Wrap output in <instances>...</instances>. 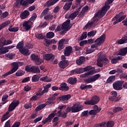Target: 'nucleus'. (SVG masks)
<instances>
[{
  "label": "nucleus",
  "instance_id": "nucleus-22",
  "mask_svg": "<svg viewBox=\"0 0 127 127\" xmlns=\"http://www.w3.org/2000/svg\"><path fill=\"white\" fill-rule=\"evenodd\" d=\"M69 99H71L70 94L62 95L61 97H59V100L60 101H62V102H64L65 101H68Z\"/></svg>",
  "mask_w": 127,
  "mask_h": 127
},
{
  "label": "nucleus",
  "instance_id": "nucleus-8",
  "mask_svg": "<svg viewBox=\"0 0 127 127\" xmlns=\"http://www.w3.org/2000/svg\"><path fill=\"white\" fill-rule=\"evenodd\" d=\"M125 83L124 81L118 80L113 83V87L116 91H121L123 90V85Z\"/></svg>",
  "mask_w": 127,
  "mask_h": 127
},
{
  "label": "nucleus",
  "instance_id": "nucleus-33",
  "mask_svg": "<svg viewBox=\"0 0 127 127\" xmlns=\"http://www.w3.org/2000/svg\"><path fill=\"white\" fill-rule=\"evenodd\" d=\"M12 43V41L8 40L6 42V40L4 39L3 42L0 43V47L1 46H4V45H8L9 44H11Z\"/></svg>",
  "mask_w": 127,
  "mask_h": 127
},
{
  "label": "nucleus",
  "instance_id": "nucleus-19",
  "mask_svg": "<svg viewBox=\"0 0 127 127\" xmlns=\"http://www.w3.org/2000/svg\"><path fill=\"white\" fill-rule=\"evenodd\" d=\"M19 51L21 54H22V55H24V56H29V55H30L29 50L25 48V47L23 48Z\"/></svg>",
  "mask_w": 127,
  "mask_h": 127
},
{
  "label": "nucleus",
  "instance_id": "nucleus-44",
  "mask_svg": "<svg viewBox=\"0 0 127 127\" xmlns=\"http://www.w3.org/2000/svg\"><path fill=\"white\" fill-rule=\"evenodd\" d=\"M45 107H46V104H40L35 108V112H39V111H41V110H42L43 109H44Z\"/></svg>",
  "mask_w": 127,
  "mask_h": 127
},
{
  "label": "nucleus",
  "instance_id": "nucleus-62",
  "mask_svg": "<svg viewBox=\"0 0 127 127\" xmlns=\"http://www.w3.org/2000/svg\"><path fill=\"white\" fill-rule=\"evenodd\" d=\"M8 16V12L5 11L3 13H2V15H1V18H5Z\"/></svg>",
  "mask_w": 127,
  "mask_h": 127
},
{
  "label": "nucleus",
  "instance_id": "nucleus-50",
  "mask_svg": "<svg viewBox=\"0 0 127 127\" xmlns=\"http://www.w3.org/2000/svg\"><path fill=\"white\" fill-rule=\"evenodd\" d=\"M39 76L37 74L34 75L32 77V82H38L39 81Z\"/></svg>",
  "mask_w": 127,
  "mask_h": 127
},
{
  "label": "nucleus",
  "instance_id": "nucleus-11",
  "mask_svg": "<svg viewBox=\"0 0 127 127\" xmlns=\"http://www.w3.org/2000/svg\"><path fill=\"white\" fill-rule=\"evenodd\" d=\"M69 41L67 39H62L59 42L58 50L61 51L62 49H64V44H68Z\"/></svg>",
  "mask_w": 127,
  "mask_h": 127
},
{
  "label": "nucleus",
  "instance_id": "nucleus-28",
  "mask_svg": "<svg viewBox=\"0 0 127 127\" xmlns=\"http://www.w3.org/2000/svg\"><path fill=\"white\" fill-rule=\"evenodd\" d=\"M118 44H125L127 43V36H124L122 38L117 41Z\"/></svg>",
  "mask_w": 127,
  "mask_h": 127
},
{
  "label": "nucleus",
  "instance_id": "nucleus-6",
  "mask_svg": "<svg viewBox=\"0 0 127 127\" xmlns=\"http://www.w3.org/2000/svg\"><path fill=\"white\" fill-rule=\"evenodd\" d=\"M100 102V97L97 95H95L92 97L90 100H86L84 102L85 105H91V106H94L96 104Z\"/></svg>",
  "mask_w": 127,
  "mask_h": 127
},
{
  "label": "nucleus",
  "instance_id": "nucleus-57",
  "mask_svg": "<svg viewBox=\"0 0 127 127\" xmlns=\"http://www.w3.org/2000/svg\"><path fill=\"white\" fill-rule=\"evenodd\" d=\"M87 38V32H84L80 38V40H84Z\"/></svg>",
  "mask_w": 127,
  "mask_h": 127
},
{
  "label": "nucleus",
  "instance_id": "nucleus-49",
  "mask_svg": "<svg viewBox=\"0 0 127 127\" xmlns=\"http://www.w3.org/2000/svg\"><path fill=\"white\" fill-rule=\"evenodd\" d=\"M122 15H124V12H121L119 14L116 15L114 18H112V21H115V20L117 21V20H118L119 17H120V16H122Z\"/></svg>",
  "mask_w": 127,
  "mask_h": 127
},
{
  "label": "nucleus",
  "instance_id": "nucleus-55",
  "mask_svg": "<svg viewBox=\"0 0 127 127\" xmlns=\"http://www.w3.org/2000/svg\"><path fill=\"white\" fill-rule=\"evenodd\" d=\"M53 18V15L50 14H47L44 16V19L46 20L52 19Z\"/></svg>",
  "mask_w": 127,
  "mask_h": 127
},
{
  "label": "nucleus",
  "instance_id": "nucleus-34",
  "mask_svg": "<svg viewBox=\"0 0 127 127\" xmlns=\"http://www.w3.org/2000/svg\"><path fill=\"white\" fill-rule=\"evenodd\" d=\"M9 115V112L8 111L6 112L5 114L3 115L1 117V122L3 123L4 121H6V120H7L9 117H10Z\"/></svg>",
  "mask_w": 127,
  "mask_h": 127
},
{
  "label": "nucleus",
  "instance_id": "nucleus-60",
  "mask_svg": "<svg viewBox=\"0 0 127 127\" xmlns=\"http://www.w3.org/2000/svg\"><path fill=\"white\" fill-rule=\"evenodd\" d=\"M24 107L26 109H31V108H32V104L31 103H27L24 105Z\"/></svg>",
  "mask_w": 127,
  "mask_h": 127
},
{
  "label": "nucleus",
  "instance_id": "nucleus-21",
  "mask_svg": "<svg viewBox=\"0 0 127 127\" xmlns=\"http://www.w3.org/2000/svg\"><path fill=\"white\" fill-rule=\"evenodd\" d=\"M23 27L26 31H28L31 28V25L28 21H25L23 23Z\"/></svg>",
  "mask_w": 127,
  "mask_h": 127
},
{
  "label": "nucleus",
  "instance_id": "nucleus-27",
  "mask_svg": "<svg viewBox=\"0 0 127 127\" xmlns=\"http://www.w3.org/2000/svg\"><path fill=\"white\" fill-rule=\"evenodd\" d=\"M85 57L82 56L80 57L76 61V63L77 65L80 66V65H82L84 62H85Z\"/></svg>",
  "mask_w": 127,
  "mask_h": 127
},
{
  "label": "nucleus",
  "instance_id": "nucleus-31",
  "mask_svg": "<svg viewBox=\"0 0 127 127\" xmlns=\"http://www.w3.org/2000/svg\"><path fill=\"white\" fill-rule=\"evenodd\" d=\"M67 83L71 85H74L77 83V78L76 77H70L67 79Z\"/></svg>",
  "mask_w": 127,
  "mask_h": 127
},
{
  "label": "nucleus",
  "instance_id": "nucleus-54",
  "mask_svg": "<svg viewBox=\"0 0 127 127\" xmlns=\"http://www.w3.org/2000/svg\"><path fill=\"white\" fill-rule=\"evenodd\" d=\"M19 29V28L18 27H13L12 28H9L8 30L10 31V32H17V31H18Z\"/></svg>",
  "mask_w": 127,
  "mask_h": 127
},
{
  "label": "nucleus",
  "instance_id": "nucleus-35",
  "mask_svg": "<svg viewBox=\"0 0 127 127\" xmlns=\"http://www.w3.org/2000/svg\"><path fill=\"white\" fill-rule=\"evenodd\" d=\"M127 17V15H121L119 17L118 20H116L114 22L113 24L114 25H116L117 23H119V22H121L122 21V20H125V19Z\"/></svg>",
  "mask_w": 127,
  "mask_h": 127
},
{
  "label": "nucleus",
  "instance_id": "nucleus-38",
  "mask_svg": "<svg viewBox=\"0 0 127 127\" xmlns=\"http://www.w3.org/2000/svg\"><path fill=\"white\" fill-rule=\"evenodd\" d=\"M24 46V42L23 41H22L21 42H19L16 45V49H18L19 51L21 50V49H22V48H24L23 47Z\"/></svg>",
  "mask_w": 127,
  "mask_h": 127
},
{
  "label": "nucleus",
  "instance_id": "nucleus-64",
  "mask_svg": "<svg viewBox=\"0 0 127 127\" xmlns=\"http://www.w3.org/2000/svg\"><path fill=\"white\" fill-rule=\"evenodd\" d=\"M120 79H126L127 80V74L122 73L120 74Z\"/></svg>",
  "mask_w": 127,
  "mask_h": 127
},
{
  "label": "nucleus",
  "instance_id": "nucleus-39",
  "mask_svg": "<svg viewBox=\"0 0 127 127\" xmlns=\"http://www.w3.org/2000/svg\"><path fill=\"white\" fill-rule=\"evenodd\" d=\"M82 0H75V3L73 4L72 6V9H74L77 7H79V6L81 5V2Z\"/></svg>",
  "mask_w": 127,
  "mask_h": 127
},
{
  "label": "nucleus",
  "instance_id": "nucleus-63",
  "mask_svg": "<svg viewBox=\"0 0 127 127\" xmlns=\"http://www.w3.org/2000/svg\"><path fill=\"white\" fill-rule=\"evenodd\" d=\"M44 44L46 47H49L50 44H51L50 40H45V42L44 43Z\"/></svg>",
  "mask_w": 127,
  "mask_h": 127
},
{
  "label": "nucleus",
  "instance_id": "nucleus-32",
  "mask_svg": "<svg viewBox=\"0 0 127 127\" xmlns=\"http://www.w3.org/2000/svg\"><path fill=\"white\" fill-rule=\"evenodd\" d=\"M127 47L120 50L119 52V55H120L121 56H126V55H127Z\"/></svg>",
  "mask_w": 127,
  "mask_h": 127
},
{
  "label": "nucleus",
  "instance_id": "nucleus-20",
  "mask_svg": "<svg viewBox=\"0 0 127 127\" xmlns=\"http://www.w3.org/2000/svg\"><path fill=\"white\" fill-rule=\"evenodd\" d=\"M69 90V86H68L67 83L64 82L61 84L59 87L60 91H68Z\"/></svg>",
  "mask_w": 127,
  "mask_h": 127
},
{
  "label": "nucleus",
  "instance_id": "nucleus-53",
  "mask_svg": "<svg viewBox=\"0 0 127 127\" xmlns=\"http://www.w3.org/2000/svg\"><path fill=\"white\" fill-rule=\"evenodd\" d=\"M3 46H1L0 47V51H2V53L3 54H5V53H7L8 52V50H7V49L6 47H3Z\"/></svg>",
  "mask_w": 127,
  "mask_h": 127
},
{
  "label": "nucleus",
  "instance_id": "nucleus-24",
  "mask_svg": "<svg viewBox=\"0 0 127 127\" xmlns=\"http://www.w3.org/2000/svg\"><path fill=\"white\" fill-rule=\"evenodd\" d=\"M30 14V12L28 10H24L20 14V17L21 19H25Z\"/></svg>",
  "mask_w": 127,
  "mask_h": 127
},
{
  "label": "nucleus",
  "instance_id": "nucleus-14",
  "mask_svg": "<svg viewBox=\"0 0 127 127\" xmlns=\"http://www.w3.org/2000/svg\"><path fill=\"white\" fill-rule=\"evenodd\" d=\"M105 40L106 34H104L95 41V43H96L97 45H101V44H103L104 42H105Z\"/></svg>",
  "mask_w": 127,
  "mask_h": 127
},
{
  "label": "nucleus",
  "instance_id": "nucleus-29",
  "mask_svg": "<svg viewBox=\"0 0 127 127\" xmlns=\"http://www.w3.org/2000/svg\"><path fill=\"white\" fill-rule=\"evenodd\" d=\"M54 57V55L52 54H46L44 56V60L46 61H49Z\"/></svg>",
  "mask_w": 127,
  "mask_h": 127
},
{
  "label": "nucleus",
  "instance_id": "nucleus-10",
  "mask_svg": "<svg viewBox=\"0 0 127 127\" xmlns=\"http://www.w3.org/2000/svg\"><path fill=\"white\" fill-rule=\"evenodd\" d=\"M19 105V101L18 100H14L9 105L8 111V112H12Z\"/></svg>",
  "mask_w": 127,
  "mask_h": 127
},
{
  "label": "nucleus",
  "instance_id": "nucleus-18",
  "mask_svg": "<svg viewBox=\"0 0 127 127\" xmlns=\"http://www.w3.org/2000/svg\"><path fill=\"white\" fill-rule=\"evenodd\" d=\"M11 66L12 68L10 70V71L12 74H13V73H15V72L18 70V64H17L16 62H13L11 64Z\"/></svg>",
  "mask_w": 127,
  "mask_h": 127
},
{
  "label": "nucleus",
  "instance_id": "nucleus-16",
  "mask_svg": "<svg viewBox=\"0 0 127 127\" xmlns=\"http://www.w3.org/2000/svg\"><path fill=\"white\" fill-rule=\"evenodd\" d=\"M72 113H78L83 110L82 107L79 106L78 103H75L71 107Z\"/></svg>",
  "mask_w": 127,
  "mask_h": 127
},
{
  "label": "nucleus",
  "instance_id": "nucleus-30",
  "mask_svg": "<svg viewBox=\"0 0 127 127\" xmlns=\"http://www.w3.org/2000/svg\"><path fill=\"white\" fill-rule=\"evenodd\" d=\"M93 74H95V71L91 70L87 72L81 74L80 75V77L85 78V77H87V76H90V75H93Z\"/></svg>",
  "mask_w": 127,
  "mask_h": 127
},
{
  "label": "nucleus",
  "instance_id": "nucleus-56",
  "mask_svg": "<svg viewBox=\"0 0 127 127\" xmlns=\"http://www.w3.org/2000/svg\"><path fill=\"white\" fill-rule=\"evenodd\" d=\"M115 123L113 121H109L106 123L107 127H113Z\"/></svg>",
  "mask_w": 127,
  "mask_h": 127
},
{
  "label": "nucleus",
  "instance_id": "nucleus-26",
  "mask_svg": "<svg viewBox=\"0 0 127 127\" xmlns=\"http://www.w3.org/2000/svg\"><path fill=\"white\" fill-rule=\"evenodd\" d=\"M89 10V6L86 5L83 7L79 14V16H84L85 12H87Z\"/></svg>",
  "mask_w": 127,
  "mask_h": 127
},
{
  "label": "nucleus",
  "instance_id": "nucleus-1",
  "mask_svg": "<svg viewBox=\"0 0 127 127\" xmlns=\"http://www.w3.org/2000/svg\"><path fill=\"white\" fill-rule=\"evenodd\" d=\"M71 111L72 112V107H67L66 112L64 113H62L61 111H59L57 112V110H55L52 111V113L45 120H43L42 123L44 125L47 124V123H51L53 118H55V116H58L59 118H63V119H66L67 118V114L68 113H71Z\"/></svg>",
  "mask_w": 127,
  "mask_h": 127
},
{
  "label": "nucleus",
  "instance_id": "nucleus-25",
  "mask_svg": "<svg viewBox=\"0 0 127 127\" xmlns=\"http://www.w3.org/2000/svg\"><path fill=\"white\" fill-rule=\"evenodd\" d=\"M60 0H49V1L46 2V5L48 7L50 6H52V5H54L57 1H59Z\"/></svg>",
  "mask_w": 127,
  "mask_h": 127
},
{
  "label": "nucleus",
  "instance_id": "nucleus-40",
  "mask_svg": "<svg viewBox=\"0 0 127 127\" xmlns=\"http://www.w3.org/2000/svg\"><path fill=\"white\" fill-rule=\"evenodd\" d=\"M116 80V76L115 75H111L110 76L107 80L106 83L107 84H110L111 83H113Z\"/></svg>",
  "mask_w": 127,
  "mask_h": 127
},
{
  "label": "nucleus",
  "instance_id": "nucleus-58",
  "mask_svg": "<svg viewBox=\"0 0 127 127\" xmlns=\"http://www.w3.org/2000/svg\"><path fill=\"white\" fill-rule=\"evenodd\" d=\"M37 18V15H36V13H34L32 15V16L30 18V21H34Z\"/></svg>",
  "mask_w": 127,
  "mask_h": 127
},
{
  "label": "nucleus",
  "instance_id": "nucleus-9",
  "mask_svg": "<svg viewBox=\"0 0 127 127\" xmlns=\"http://www.w3.org/2000/svg\"><path fill=\"white\" fill-rule=\"evenodd\" d=\"M30 58L32 61H35V64L37 66L41 65L44 62V60L39 58V57L37 55H36L34 54H32L30 56Z\"/></svg>",
  "mask_w": 127,
  "mask_h": 127
},
{
  "label": "nucleus",
  "instance_id": "nucleus-46",
  "mask_svg": "<svg viewBox=\"0 0 127 127\" xmlns=\"http://www.w3.org/2000/svg\"><path fill=\"white\" fill-rule=\"evenodd\" d=\"M25 74V72L22 70H19L15 73V75L17 77H20V76H23Z\"/></svg>",
  "mask_w": 127,
  "mask_h": 127
},
{
  "label": "nucleus",
  "instance_id": "nucleus-43",
  "mask_svg": "<svg viewBox=\"0 0 127 127\" xmlns=\"http://www.w3.org/2000/svg\"><path fill=\"white\" fill-rule=\"evenodd\" d=\"M7 99H8V95L4 94L3 95L1 99V101L2 102V105H4V104H6V103L8 102Z\"/></svg>",
  "mask_w": 127,
  "mask_h": 127
},
{
  "label": "nucleus",
  "instance_id": "nucleus-13",
  "mask_svg": "<svg viewBox=\"0 0 127 127\" xmlns=\"http://www.w3.org/2000/svg\"><path fill=\"white\" fill-rule=\"evenodd\" d=\"M81 8H82L81 7H79L78 9L74 12H73L72 13L70 14L69 16H68L67 15H65V18H70L71 20H73L79 14V13L80 12V10H81Z\"/></svg>",
  "mask_w": 127,
  "mask_h": 127
},
{
  "label": "nucleus",
  "instance_id": "nucleus-52",
  "mask_svg": "<svg viewBox=\"0 0 127 127\" xmlns=\"http://www.w3.org/2000/svg\"><path fill=\"white\" fill-rule=\"evenodd\" d=\"M19 1L21 5H23V6H27V5L29 4H28V2L27 0H26L24 1H23V0H19Z\"/></svg>",
  "mask_w": 127,
  "mask_h": 127
},
{
  "label": "nucleus",
  "instance_id": "nucleus-4",
  "mask_svg": "<svg viewBox=\"0 0 127 127\" xmlns=\"http://www.w3.org/2000/svg\"><path fill=\"white\" fill-rule=\"evenodd\" d=\"M92 66L90 65L87 66L84 68H76V69H73L70 71V75L71 76H73V75H75V74H82V73H84V72H87V71L92 70Z\"/></svg>",
  "mask_w": 127,
  "mask_h": 127
},
{
  "label": "nucleus",
  "instance_id": "nucleus-3",
  "mask_svg": "<svg viewBox=\"0 0 127 127\" xmlns=\"http://www.w3.org/2000/svg\"><path fill=\"white\" fill-rule=\"evenodd\" d=\"M113 2L114 0H108L105 2L104 6L101 8V9L98 11V13L96 14V16H104L105 14L107 13V11H108V10L111 8V6H110V4L113 3Z\"/></svg>",
  "mask_w": 127,
  "mask_h": 127
},
{
  "label": "nucleus",
  "instance_id": "nucleus-5",
  "mask_svg": "<svg viewBox=\"0 0 127 127\" xmlns=\"http://www.w3.org/2000/svg\"><path fill=\"white\" fill-rule=\"evenodd\" d=\"M101 77V74H96L94 75L93 76H90L88 77L85 78L84 79L85 83L86 84H90V83H93L94 82H96L97 80H99V78Z\"/></svg>",
  "mask_w": 127,
  "mask_h": 127
},
{
  "label": "nucleus",
  "instance_id": "nucleus-37",
  "mask_svg": "<svg viewBox=\"0 0 127 127\" xmlns=\"http://www.w3.org/2000/svg\"><path fill=\"white\" fill-rule=\"evenodd\" d=\"M71 5H72V2H66L64 5L63 7V9H64V10H65L67 11V10H69V9H70Z\"/></svg>",
  "mask_w": 127,
  "mask_h": 127
},
{
  "label": "nucleus",
  "instance_id": "nucleus-42",
  "mask_svg": "<svg viewBox=\"0 0 127 127\" xmlns=\"http://www.w3.org/2000/svg\"><path fill=\"white\" fill-rule=\"evenodd\" d=\"M9 24H10V20H7L0 24V31L2 30V28H4V27H6Z\"/></svg>",
  "mask_w": 127,
  "mask_h": 127
},
{
  "label": "nucleus",
  "instance_id": "nucleus-15",
  "mask_svg": "<svg viewBox=\"0 0 127 127\" xmlns=\"http://www.w3.org/2000/svg\"><path fill=\"white\" fill-rule=\"evenodd\" d=\"M64 55L66 57H68L71 55V53H73V48L71 46L65 47L64 50Z\"/></svg>",
  "mask_w": 127,
  "mask_h": 127
},
{
  "label": "nucleus",
  "instance_id": "nucleus-47",
  "mask_svg": "<svg viewBox=\"0 0 127 127\" xmlns=\"http://www.w3.org/2000/svg\"><path fill=\"white\" fill-rule=\"evenodd\" d=\"M54 35H55L54 32H49L46 34V37L50 39L51 38H53V37H54Z\"/></svg>",
  "mask_w": 127,
  "mask_h": 127
},
{
  "label": "nucleus",
  "instance_id": "nucleus-7",
  "mask_svg": "<svg viewBox=\"0 0 127 127\" xmlns=\"http://www.w3.org/2000/svg\"><path fill=\"white\" fill-rule=\"evenodd\" d=\"M111 96L109 97V100L111 102H118L121 100V97L118 96V92L116 91H112L110 92Z\"/></svg>",
  "mask_w": 127,
  "mask_h": 127
},
{
  "label": "nucleus",
  "instance_id": "nucleus-23",
  "mask_svg": "<svg viewBox=\"0 0 127 127\" xmlns=\"http://www.w3.org/2000/svg\"><path fill=\"white\" fill-rule=\"evenodd\" d=\"M31 72L34 74H38L40 73V69L39 66H33L31 67Z\"/></svg>",
  "mask_w": 127,
  "mask_h": 127
},
{
  "label": "nucleus",
  "instance_id": "nucleus-48",
  "mask_svg": "<svg viewBox=\"0 0 127 127\" xmlns=\"http://www.w3.org/2000/svg\"><path fill=\"white\" fill-rule=\"evenodd\" d=\"M57 96H58V94L55 93L48 98V101H52V102H53V101H55V100H56Z\"/></svg>",
  "mask_w": 127,
  "mask_h": 127
},
{
  "label": "nucleus",
  "instance_id": "nucleus-36",
  "mask_svg": "<svg viewBox=\"0 0 127 127\" xmlns=\"http://www.w3.org/2000/svg\"><path fill=\"white\" fill-rule=\"evenodd\" d=\"M123 59V57L118 56L117 58H114L111 60V63L112 64H117L119 61L122 60Z\"/></svg>",
  "mask_w": 127,
  "mask_h": 127
},
{
  "label": "nucleus",
  "instance_id": "nucleus-2",
  "mask_svg": "<svg viewBox=\"0 0 127 127\" xmlns=\"http://www.w3.org/2000/svg\"><path fill=\"white\" fill-rule=\"evenodd\" d=\"M97 13H98V12L95 13L94 16L91 20V21H88L87 24L85 25V28L86 29H90V28H93V27H95V26H96V25H97V24L99 22V19H98V17H103L104 16L103 15H100L96 16V14H97Z\"/></svg>",
  "mask_w": 127,
  "mask_h": 127
},
{
  "label": "nucleus",
  "instance_id": "nucleus-51",
  "mask_svg": "<svg viewBox=\"0 0 127 127\" xmlns=\"http://www.w3.org/2000/svg\"><path fill=\"white\" fill-rule=\"evenodd\" d=\"M96 34H97V31L93 30L90 32H89L87 33V36H88V37H92L93 36H95Z\"/></svg>",
  "mask_w": 127,
  "mask_h": 127
},
{
  "label": "nucleus",
  "instance_id": "nucleus-17",
  "mask_svg": "<svg viewBox=\"0 0 127 127\" xmlns=\"http://www.w3.org/2000/svg\"><path fill=\"white\" fill-rule=\"evenodd\" d=\"M69 61H61L59 63V66L61 69H65V68L69 66Z\"/></svg>",
  "mask_w": 127,
  "mask_h": 127
},
{
  "label": "nucleus",
  "instance_id": "nucleus-12",
  "mask_svg": "<svg viewBox=\"0 0 127 127\" xmlns=\"http://www.w3.org/2000/svg\"><path fill=\"white\" fill-rule=\"evenodd\" d=\"M71 21L69 19L66 20L62 24V27L63 29H65L66 31H69L72 27V25H70Z\"/></svg>",
  "mask_w": 127,
  "mask_h": 127
},
{
  "label": "nucleus",
  "instance_id": "nucleus-41",
  "mask_svg": "<svg viewBox=\"0 0 127 127\" xmlns=\"http://www.w3.org/2000/svg\"><path fill=\"white\" fill-rule=\"evenodd\" d=\"M40 81H43V82H51L52 81V78L46 76H43L40 78Z\"/></svg>",
  "mask_w": 127,
  "mask_h": 127
},
{
  "label": "nucleus",
  "instance_id": "nucleus-61",
  "mask_svg": "<svg viewBox=\"0 0 127 127\" xmlns=\"http://www.w3.org/2000/svg\"><path fill=\"white\" fill-rule=\"evenodd\" d=\"M35 37L38 38V39H43V35L42 34L36 33L35 34Z\"/></svg>",
  "mask_w": 127,
  "mask_h": 127
},
{
  "label": "nucleus",
  "instance_id": "nucleus-45",
  "mask_svg": "<svg viewBox=\"0 0 127 127\" xmlns=\"http://www.w3.org/2000/svg\"><path fill=\"white\" fill-rule=\"evenodd\" d=\"M124 109L121 107H114L113 109V113H118L119 112H122Z\"/></svg>",
  "mask_w": 127,
  "mask_h": 127
},
{
  "label": "nucleus",
  "instance_id": "nucleus-59",
  "mask_svg": "<svg viewBox=\"0 0 127 127\" xmlns=\"http://www.w3.org/2000/svg\"><path fill=\"white\" fill-rule=\"evenodd\" d=\"M88 114L91 116H96L97 113V111H96V110H91L88 112Z\"/></svg>",
  "mask_w": 127,
  "mask_h": 127
}]
</instances>
